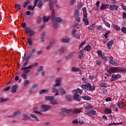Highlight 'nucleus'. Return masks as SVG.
<instances>
[{
	"instance_id": "de8ad7c7",
	"label": "nucleus",
	"mask_w": 126,
	"mask_h": 126,
	"mask_svg": "<svg viewBox=\"0 0 126 126\" xmlns=\"http://www.w3.org/2000/svg\"><path fill=\"white\" fill-rule=\"evenodd\" d=\"M64 52H65V49L64 48L62 47L61 49H60V53L61 55L64 54Z\"/></svg>"
},
{
	"instance_id": "bb28decb",
	"label": "nucleus",
	"mask_w": 126,
	"mask_h": 126,
	"mask_svg": "<svg viewBox=\"0 0 126 126\" xmlns=\"http://www.w3.org/2000/svg\"><path fill=\"white\" fill-rule=\"evenodd\" d=\"M82 10L84 17H87V9H86V7L83 8Z\"/></svg>"
},
{
	"instance_id": "c85d7f7f",
	"label": "nucleus",
	"mask_w": 126,
	"mask_h": 126,
	"mask_svg": "<svg viewBox=\"0 0 126 126\" xmlns=\"http://www.w3.org/2000/svg\"><path fill=\"white\" fill-rule=\"evenodd\" d=\"M89 30L93 31L95 29V25L94 24H92L91 25L88 27Z\"/></svg>"
},
{
	"instance_id": "864d4df0",
	"label": "nucleus",
	"mask_w": 126,
	"mask_h": 126,
	"mask_svg": "<svg viewBox=\"0 0 126 126\" xmlns=\"http://www.w3.org/2000/svg\"><path fill=\"white\" fill-rule=\"evenodd\" d=\"M41 22H42V18H41V17H38L36 20V23H37L38 24H40V23H41Z\"/></svg>"
},
{
	"instance_id": "9d476101",
	"label": "nucleus",
	"mask_w": 126,
	"mask_h": 126,
	"mask_svg": "<svg viewBox=\"0 0 126 126\" xmlns=\"http://www.w3.org/2000/svg\"><path fill=\"white\" fill-rule=\"evenodd\" d=\"M39 0H36L34 2V6L33 7L31 5H28V10H34L35 7H36V5H37V3Z\"/></svg>"
},
{
	"instance_id": "ea45409f",
	"label": "nucleus",
	"mask_w": 126,
	"mask_h": 126,
	"mask_svg": "<svg viewBox=\"0 0 126 126\" xmlns=\"http://www.w3.org/2000/svg\"><path fill=\"white\" fill-rule=\"evenodd\" d=\"M75 2H76V0H70V6H73Z\"/></svg>"
},
{
	"instance_id": "f3484780",
	"label": "nucleus",
	"mask_w": 126,
	"mask_h": 126,
	"mask_svg": "<svg viewBox=\"0 0 126 126\" xmlns=\"http://www.w3.org/2000/svg\"><path fill=\"white\" fill-rule=\"evenodd\" d=\"M17 91V85H15L13 86L11 89V92L12 93H16Z\"/></svg>"
},
{
	"instance_id": "f8f14e48",
	"label": "nucleus",
	"mask_w": 126,
	"mask_h": 126,
	"mask_svg": "<svg viewBox=\"0 0 126 126\" xmlns=\"http://www.w3.org/2000/svg\"><path fill=\"white\" fill-rule=\"evenodd\" d=\"M84 108L90 110V109H93V106L90 103H86L84 104Z\"/></svg>"
},
{
	"instance_id": "79ce46f5",
	"label": "nucleus",
	"mask_w": 126,
	"mask_h": 126,
	"mask_svg": "<svg viewBox=\"0 0 126 126\" xmlns=\"http://www.w3.org/2000/svg\"><path fill=\"white\" fill-rule=\"evenodd\" d=\"M101 58L102 61H105V62H108V57L105 56V55H103L102 56H101Z\"/></svg>"
},
{
	"instance_id": "2f4dec72",
	"label": "nucleus",
	"mask_w": 126,
	"mask_h": 126,
	"mask_svg": "<svg viewBox=\"0 0 126 126\" xmlns=\"http://www.w3.org/2000/svg\"><path fill=\"white\" fill-rule=\"evenodd\" d=\"M84 54V51H83V50H82L80 51L79 54V58L80 60H81L82 59V56H83Z\"/></svg>"
},
{
	"instance_id": "338daca9",
	"label": "nucleus",
	"mask_w": 126,
	"mask_h": 126,
	"mask_svg": "<svg viewBox=\"0 0 126 126\" xmlns=\"http://www.w3.org/2000/svg\"><path fill=\"white\" fill-rule=\"evenodd\" d=\"M15 7L17 9H20V8H21V7L20 6V5L18 4H15Z\"/></svg>"
},
{
	"instance_id": "052dcab7",
	"label": "nucleus",
	"mask_w": 126,
	"mask_h": 126,
	"mask_svg": "<svg viewBox=\"0 0 126 126\" xmlns=\"http://www.w3.org/2000/svg\"><path fill=\"white\" fill-rule=\"evenodd\" d=\"M20 115V112L18 111H15L14 112V116H19Z\"/></svg>"
},
{
	"instance_id": "2eb2a0df",
	"label": "nucleus",
	"mask_w": 126,
	"mask_h": 126,
	"mask_svg": "<svg viewBox=\"0 0 126 126\" xmlns=\"http://www.w3.org/2000/svg\"><path fill=\"white\" fill-rule=\"evenodd\" d=\"M51 92H52L53 94H55L56 96H58V95H60V94H59V90H58V89H57L56 88H52L51 90Z\"/></svg>"
},
{
	"instance_id": "b1692460",
	"label": "nucleus",
	"mask_w": 126,
	"mask_h": 126,
	"mask_svg": "<svg viewBox=\"0 0 126 126\" xmlns=\"http://www.w3.org/2000/svg\"><path fill=\"white\" fill-rule=\"evenodd\" d=\"M82 99H83V100H86L87 101H90V100H91V97L87 95H83L82 96Z\"/></svg>"
},
{
	"instance_id": "5fc2aeb1",
	"label": "nucleus",
	"mask_w": 126,
	"mask_h": 126,
	"mask_svg": "<svg viewBox=\"0 0 126 126\" xmlns=\"http://www.w3.org/2000/svg\"><path fill=\"white\" fill-rule=\"evenodd\" d=\"M121 7H122V9H123V10H125V11H126V6L125 5L124 3H121Z\"/></svg>"
},
{
	"instance_id": "37998d69",
	"label": "nucleus",
	"mask_w": 126,
	"mask_h": 126,
	"mask_svg": "<svg viewBox=\"0 0 126 126\" xmlns=\"http://www.w3.org/2000/svg\"><path fill=\"white\" fill-rule=\"evenodd\" d=\"M49 19H50V16H48V17L44 16V17H43L44 22H48V21H49Z\"/></svg>"
},
{
	"instance_id": "ddd939ff",
	"label": "nucleus",
	"mask_w": 126,
	"mask_h": 126,
	"mask_svg": "<svg viewBox=\"0 0 126 126\" xmlns=\"http://www.w3.org/2000/svg\"><path fill=\"white\" fill-rule=\"evenodd\" d=\"M109 6H110V4H102L100 6V10H104L105 9H107V8H109Z\"/></svg>"
},
{
	"instance_id": "412c9836",
	"label": "nucleus",
	"mask_w": 126,
	"mask_h": 126,
	"mask_svg": "<svg viewBox=\"0 0 126 126\" xmlns=\"http://www.w3.org/2000/svg\"><path fill=\"white\" fill-rule=\"evenodd\" d=\"M73 92L75 93V94H77V93H78L79 94H82V93L83 92V90L79 89V88H78L74 91H73Z\"/></svg>"
},
{
	"instance_id": "c756f323",
	"label": "nucleus",
	"mask_w": 126,
	"mask_h": 126,
	"mask_svg": "<svg viewBox=\"0 0 126 126\" xmlns=\"http://www.w3.org/2000/svg\"><path fill=\"white\" fill-rule=\"evenodd\" d=\"M105 114H112V109L110 108H106L104 110Z\"/></svg>"
},
{
	"instance_id": "c9c22d12",
	"label": "nucleus",
	"mask_w": 126,
	"mask_h": 126,
	"mask_svg": "<svg viewBox=\"0 0 126 126\" xmlns=\"http://www.w3.org/2000/svg\"><path fill=\"white\" fill-rule=\"evenodd\" d=\"M74 98L77 101H80V97H79V94H75L74 95Z\"/></svg>"
},
{
	"instance_id": "0eeeda50",
	"label": "nucleus",
	"mask_w": 126,
	"mask_h": 126,
	"mask_svg": "<svg viewBox=\"0 0 126 126\" xmlns=\"http://www.w3.org/2000/svg\"><path fill=\"white\" fill-rule=\"evenodd\" d=\"M51 108V106L49 105H42L41 106V109H40V112H47V111H49Z\"/></svg>"
},
{
	"instance_id": "c03bdc74",
	"label": "nucleus",
	"mask_w": 126,
	"mask_h": 126,
	"mask_svg": "<svg viewBox=\"0 0 126 126\" xmlns=\"http://www.w3.org/2000/svg\"><path fill=\"white\" fill-rule=\"evenodd\" d=\"M96 28L97 30H98V31H102V30H103V27L100 25L96 26Z\"/></svg>"
},
{
	"instance_id": "4c0bfd02",
	"label": "nucleus",
	"mask_w": 126,
	"mask_h": 126,
	"mask_svg": "<svg viewBox=\"0 0 126 126\" xmlns=\"http://www.w3.org/2000/svg\"><path fill=\"white\" fill-rule=\"evenodd\" d=\"M69 38H62L61 39L62 42L63 43H68L69 42Z\"/></svg>"
},
{
	"instance_id": "4be33fe9",
	"label": "nucleus",
	"mask_w": 126,
	"mask_h": 126,
	"mask_svg": "<svg viewBox=\"0 0 126 126\" xmlns=\"http://www.w3.org/2000/svg\"><path fill=\"white\" fill-rule=\"evenodd\" d=\"M55 22L56 21V22H58L59 23H63L64 22V20H63L60 17H57L56 18H55Z\"/></svg>"
},
{
	"instance_id": "cd10ccee",
	"label": "nucleus",
	"mask_w": 126,
	"mask_h": 126,
	"mask_svg": "<svg viewBox=\"0 0 126 126\" xmlns=\"http://www.w3.org/2000/svg\"><path fill=\"white\" fill-rule=\"evenodd\" d=\"M53 99V96H47L45 97V100H46L47 101H52Z\"/></svg>"
},
{
	"instance_id": "bf43d9fd",
	"label": "nucleus",
	"mask_w": 126,
	"mask_h": 126,
	"mask_svg": "<svg viewBox=\"0 0 126 126\" xmlns=\"http://www.w3.org/2000/svg\"><path fill=\"white\" fill-rule=\"evenodd\" d=\"M83 6V3L82 2H80L78 4V8H81Z\"/></svg>"
},
{
	"instance_id": "58836bf2",
	"label": "nucleus",
	"mask_w": 126,
	"mask_h": 126,
	"mask_svg": "<svg viewBox=\"0 0 126 126\" xmlns=\"http://www.w3.org/2000/svg\"><path fill=\"white\" fill-rule=\"evenodd\" d=\"M49 91L48 90H42L39 91V94H43V93H45V94H46V93H48V92Z\"/></svg>"
},
{
	"instance_id": "a18cd8bd",
	"label": "nucleus",
	"mask_w": 126,
	"mask_h": 126,
	"mask_svg": "<svg viewBox=\"0 0 126 126\" xmlns=\"http://www.w3.org/2000/svg\"><path fill=\"white\" fill-rule=\"evenodd\" d=\"M43 5V2L42 1H39L37 4V7L38 8H41Z\"/></svg>"
},
{
	"instance_id": "6e6d98bb",
	"label": "nucleus",
	"mask_w": 126,
	"mask_h": 126,
	"mask_svg": "<svg viewBox=\"0 0 126 126\" xmlns=\"http://www.w3.org/2000/svg\"><path fill=\"white\" fill-rule=\"evenodd\" d=\"M32 57V53H31L28 56H27L26 57V60H27L26 62H28V61L30 60V58H31Z\"/></svg>"
},
{
	"instance_id": "3c124183",
	"label": "nucleus",
	"mask_w": 126,
	"mask_h": 126,
	"mask_svg": "<svg viewBox=\"0 0 126 126\" xmlns=\"http://www.w3.org/2000/svg\"><path fill=\"white\" fill-rule=\"evenodd\" d=\"M29 81L27 80H25L24 81V86H27V85H28V84H29Z\"/></svg>"
},
{
	"instance_id": "774afa93",
	"label": "nucleus",
	"mask_w": 126,
	"mask_h": 126,
	"mask_svg": "<svg viewBox=\"0 0 126 126\" xmlns=\"http://www.w3.org/2000/svg\"><path fill=\"white\" fill-rule=\"evenodd\" d=\"M118 107H119V108H123V102H122L118 103Z\"/></svg>"
},
{
	"instance_id": "13d9d810",
	"label": "nucleus",
	"mask_w": 126,
	"mask_h": 126,
	"mask_svg": "<svg viewBox=\"0 0 126 126\" xmlns=\"http://www.w3.org/2000/svg\"><path fill=\"white\" fill-rule=\"evenodd\" d=\"M29 2V1L28 0H26V1L24 2L23 4V7H26L27 5H28V3Z\"/></svg>"
},
{
	"instance_id": "5701e85b",
	"label": "nucleus",
	"mask_w": 126,
	"mask_h": 126,
	"mask_svg": "<svg viewBox=\"0 0 126 126\" xmlns=\"http://www.w3.org/2000/svg\"><path fill=\"white\" fill-rule=\"evenodd\" d=\"M62 80V79L61 78H59L56 80L55 81V85L56 86H61V81Z\"/></svg>"
},
{
	"instance_id": "603ef678",
	"label": "nucleus",
	"mask_w": 126,
	"mask_h": 126,
	"mask_svg": "<svg viewBox=\"0 0 126 126\" xmlns=\"http://www.w3.org/2000/svg\"><path fill=\"white\" fill-rule=\"evenodd\" d=\"M104 24L105 25V26H106L107 27H108V28H110V27H111V25H110V24L109 23V22H107V21H104Z\"/></svg>"
},
{
	"instance_id": "20e7f679",
	"label": "nucleus",
	"mask_w": 126,
	"mask_h": 126,
	"mask_svg": "<svg viewBox=\"0 0 126 126\" xmlns=\"http://www.w3.org/2000/svg\"><path fill=\"white\" fill-rule=\"evenodd\" d=\"M121 70V67H112L107 70V72L112 74V73H116L120 72Z\"/></svg>"
},
{
	"instance_id": "7ed1b4c3",
	"label": "nucleus",
	"mask_w": 126,
	"mask_h": 126,
	"mask_svg": "<svg viewBox=\"0 0 126 126\" xmlns=\"http://www.w3.org/2000/svg\"><path fill=\"white\" fill-rule=\"evenodd\" d=\"M81 87L83 89V90L91 91V92H93V91H94L95 88V86H91L90 83L87 84L86 85H82Z\"/></svg>"
},
{
	"instance_id": "f03ea898",
	"label": "nucleus",
	"mask_w": 126,
	"mask_h": 126,
	"mask_svg": "<svg viewBox=\"0 0 126 126\" xmlns=\"http://www.w3.org/2000/svg\"><path fill=\"white\" fill-rule=\"evenodd\" d=\"M27 65H28V62H26L23 64V67L21 68V70H23L24 73H29V72H30L33 66H37L38 65V63H34L33 65H30L28 66Z\"/></svg>"
},
{
	"instance_id": "09e8293b",
	"label": "nucleus",
	"mask_w": 126,
	"mask_h": 126,
	"mask_svg": "<svg viewBox=\"0 0 126 126\" xmlns=\"http://www.w3.org/2000/svg\"><path fill=\"white\" fill-rule=\"evenodd\" d=\"M97 53V54H98V56L99 58H101L103 56L102 51L98 50Z\"/></svg>"
},
{
	"instance_id": "7c9ffc66",
	"label": "nucleus",
	"mask_w": 126,
	"mask_h": 126,
	"mask_svg": "<svg viewBox=\"0 0 126 126\" xmlns=\"http://www.w3.org/2000/svg\"><path fill=\"white\" fill-rule=\"evenodd\" d=\"M84 50L87 52H89V51L91 50V46L89 45L86 46L84 48Z\"/></svg>"
},
{
	"instance_id": "6e6552de",
	"label": "nucleus",
	"mask_w": 126,
	"mask_h": 126,
	"mask_svg": "<svg viewBox=\"0 0 126 126\" xmlns=\"http://www.w3.org/2000/svg\"><path fill=\"white\" fill-rule=\"evenodd\" d=\"M25 30L26 31V33H27V34H29L30 36H32L34 34V32L30 28L26 27Z\"/></svg>"
},
{
	"instance_id": "0e129e2a",
	"label": "nucleus",
	"mask_w": 126,
	"mask_h": 126,
	"mask_svg": "<svg viewBox=\"0 0 126 126\" xmlns=\"http://www.w3.org/2000/svg\"><path fill=\"white\" fill-rule=\"evenodd\" d=\"M121 31L123 33H126V27H122L121 28Z\"/></svg>"
},
{
	"instance_id": "9b49d317",
	"label": "nucleus",
	"mask_w": 126,
	"mask_h": 126,
	"mask_svg": "<svg viewBox=\"0 0 126 126\" xmlns=\"http://www.w3.org/2000/svg\"><path fill=\"white\" fill-rule=\"evenodd\" d=\"M55 45V40H52L49 41V45L46 47L47 50H50Z\"/></svg>"
},
{
	"instance_id": "69168bd1",
	"label": "nucleus",
	"mask_w": 126,
	"mask_h": 126,
	"mask_svg": "<svg viewBox=\"0 0 126 126\" xmlns=\"http://www.w3.org/2000/svg\"><path fill=\"white\" fill-rule=\"evenodd\" d=\"M82 80L84 83H87V79H86V77L82 78Z\"/></svg>"
},
{
	"instance_id": "6ab92c4d",
	"label": "nucleus",
	"mask_w": 126,
	"mask_h": 126,
	"mask_svg": "<svg viewBox=\"0 0 126 126\" xmlns=\"http://www.w3.org/2000/svg\"><path fill=\"white\" fill-rule=\"evenodd\" d=\"M114 44V40H111L107 42V46L109 50H111V46H113Z\"/></svg>"
},
{
	"instance_id": "39448f33",
	"label": "nucleus",
	"mask_w": 126,
	"mask_h": 126,
	"mask_svg": "<svg viewBox=\"0 0 126 126\" xmlns=\"http://www.w3.org/2000/svg\"><path fill=\"white\" fill-rule=\"evenodd\" d=\"M74 14L77 21H78V22H80V12L79 10L78 9L75 10Z\"/></svg>"
},
{
	"instance_id": "e433bc0d",
	"label": "nucleus",
	"mask_w": 126,
	"mask_h": 126,
	"mask_svg": "<svg viewBox=\"0 0 126 126\" xmlns=\"http://www.w3.org/2000/svg\"><path fill=\"white\" fill-rule=\"evenodd\" d=\"M109 63H110V64H112V65H117V64H118L117 61H115L114 60L109 61Z\"/></svg>"
},
{
	"instance_id": "8fccbe9b",
	"label": "nucleus",
	"mask_w": 126,
	"mask_h": 126,
	"mask_svg": "<svg viewBox=\"0 0 126 126\" xmlns=\"http://www.w3.org/2000/svg\"><path fill=\"white\" fill-rule=\"evenodd\" d=\"M90 112H91V115H93L94 116H95L96 114H97V112H96V111H95L94 109L91 110Z\"/></svg>"
},
{
	"instance_id": "f704fd0d",
	"label": "nucleus",
	"mask_w": 126,
	"mask_h": 126,
	"mask_svg": "<svg viewBox=\"0 0 126 126\" xmlns=\"http://www.w3.org/2000/svg\"><path fill=\"white\" fill-rule=\"evenodd\" d=\"M30 116L31 117V118H32V119H34V120H36V122H39V119L34 115L31 114Z\"/></svg>"
},
{
	"instance_id": "dca6fc26",
	"label": "nucleus",
	"mask_w": 126,
	"mask_h": 126,
	"mask_svg": "<svg viewBox=\"0 0 126 126\" xmlns=\"http://www.w3.org/2000/svg\"><path fill=\"white\" fill-rule=\"evenodd\" d=\"M108 86V83L104 82H102L99 84V86L102 88H107Z\"/></svg>"
},
{
	"instance_id": "49530a36",
	"label": "nucleus",
	"mask_w": 126,
	"mask_h": 126,
	"mask_svg": "<svg viewBox=\"0 0 126 126\" xmlns=\"http://www.w3.org/2000/svg\"><path fill=\"white\" fill-rule=\"evenodd\" d=\"M28 43L30 46H32L33 45V42H32V39L31 37L28 38Z\"/></svg>"
},
{
	"instance_id": "72a5a7b5",
	"label": "nucleus",
	"mask_w": 126,
	"mask_h": 126,
	"mask_svg": "<svg viewBox=\"0 0 126 126\" xmlns=\"http://www.w3.org/2000/svg\"><path fill=\"white\" fill-rule=\"evenodd\" d=\"M111 81H115V80H117V76L116 74H113L112 75V77L110 79Z\"/></svg>"
},
{
	"instance_id": "1a4fd4ad",
	"label": "nucleus",
	"mask_w": 126,
	"mask_h": 126,
	"mask_svg": "<svg viewBox=\"0 0 126 126\" xmlns=\"http://www.w3.org/2000/svg\"><path fill=\"white\" fill-rule=\"evenodd\" d=\"M109 9L111 10V11H117L119 9V6L114 4H111L109 6Z\"/></svg>"
},
{
	"instance_id": "a878e982",
	"label": "nucleus",
	"mask_w": 126,
	"mask_h": 126,
	"mask_svg": "<svg viewBox=\"0 0 126 126\" xmlns=\"http://www.w3.org/2000/svg\"><path fill=\"white\" fill-rule=\"evenodd\" d=\"M83 21L85 25H89V21L87 18V17H84Z\"/></svg>"
},
{
	"instance_id": "393cba45",
	"label": "nucleus",
	"mask_w": 126,
	"mask_h": 126,
	"mask_svg": "<svg viewBox=\"0 0 126 126\" xmlns=\"http://www.w3.org/2000/svg\"><path fill=\"white\" fill-rule=\"evenodd\" d=\"M59 93L61 94L62 95H64L65 93H66V92L64 91V89L63 88V87H61L59 89Z\"/></svg>"
},
{
	"instance_id": "4468645a",
	"label": "nucleus",
	"mask_w": 126,
	"mask_h": 126,
	"mask_svg": "<svg viewBox=\"0 0 126 126\" xmlns=\"http://www.w3.org/2000/svg\"><path fill=\"white\" fill-rule=\"evenodd\" d=\"M40 110H41V108H38V107H35L33 109V112L34 113H36V114H39V115H43V113L41 112Z\"/></svg>"
},
{
	"instance_id": "a211bd4d",
	"label": "nucleus",
	"mask_w": 126,
	"mask_h": 126,
	"mask_svg": "<svg viewBox=\"0 0 126 126\" xmlns=\"http://www.w3.org/2000/svg\"><path fill=\"white\" fill-rule=\"evenodd\" d=\"M111 27L114 30H116V31H120L121 30V27H119V26H118V25L112 24L111 25Z\"/></svg>"
},
{
	"instance_id": "423d86ee",
	"label": "nucleus",
	"mask_w": 126,
	"mask_h": 126,
	"mask_svg": "<svg viewBox=\"0 0 126 126\" xmlns=\"http://www.w3.org/2000/svg\"><path fill=\"white\" fill-rule=\"evenodd\" d=\"M83 108L82 107L81 108H75L72 109V114L74 115H77L78 114H80V113H82V110Z\"/></svg>"
},
{
	"instance_id": "aec40b11",
	"label": "nucleus",
	"mask_w": 126,
	"mask_h": 126,
	"mask_svg": "<svg viewBox=\"0 0 126 126\" xmlns=\"http://www.w3.org/2000/svg\"><path fill=\"white\" fill-rule=\"evenodd\" d=\"M61 112H65V113H67V114H69L70 113H72V110L71 109H67L65 108H62L61 109Z\"/></svg>"
},
{
	"instance_id": "e2e57ef3",
	"label": "nucleus",
	"mask_w": 126,
	"mask_h": 126,
	"mask_svg": "<svg viewBox=\"0 0 126 126\" xmlns=\"http://www.w3.org/2000/svg\"><path fill=\"white\" fill-rule=\"evenodd\" d=\"M95 63L96 64H98V65H101L102 62H101V61L96 60Z\"/></svg>"
},
{
	"instance_id": "4d7b16f0",
	"label": "nucleus",
	"mask_w": 126,
	"mask_h": 126,
	"mask_svg": "<svg viewBox=\"0 0 126 126\" xmlns=\"http://www.w3.org/2000/svg\"><path fill=\"white\" fill-rule=\"evenodd\" d=\"M23 117L24 118V120H25V121H27V120L30 119L29 117H28V116H27V115H24Z\"/></svg>"
},
{
	"instance_id": "680f3d73",
	"label": "nucleus",
	"mask_w": 126,
	"mask_h": 126,
	"mask_svg": "<svg viewBox=\"0 0 126 126\" xmlns=\"http://www.w3.org/2000/svg\"><path fill=\"white\" fill-rule=\"evenodd\" d=\"M66 99H67V100H68V101H71V96L69 95H66Z\"/></svg>"
},
{
	"instance_id": "a19ab883",
	"label": "nucleus",
	"mask_w": 126,
	"mask_h": 126,
	"mask_svg": "<svg viewBox=\"0 0 126 126\" xmlns=\"http://www.w3.org/2000/svg\"><path fill=\"white\" fill-rule=\"evenodd\" d=\"M50 104L51 105H59V103L57 102V100L53 99L51 101Z\"/></svg>"
},
{
	"instance_id": "f257e3e1",
	"label": "nucleus",
	"mask_w": 126,
	"mask_h": 126,
	"mask_svg": "<svg viewBox=\"0 0 126 126\" xmlns=\"http://www.w3.org/2000/svg\"><path fill=\"white\" fill-rule=\"evenodd\" d=\"M54 2H53V0H50L49 1V9L50 10H52V12L51 13V16L52 19V24L53 25L54 28H58V24L56 22V20H55V10L53 9V4Z\"/></svg>"
},
{
	"instance_id": "473e14b6",
	"label": "nucleus",
	"mask_w": 126,
	"mask_h": 126,
	"mask_svg": "<svg viewBox=\"0 0 126 126\" xmlns=\"http://www.w3.org/2000/svg\"><path fill=\"white\" fill-rule=\"evenodd\" d=\"M79 68L75 67H73L71 68V71H73V72H75L77 71H79Z\"/></svg>"
}]
</instances>
